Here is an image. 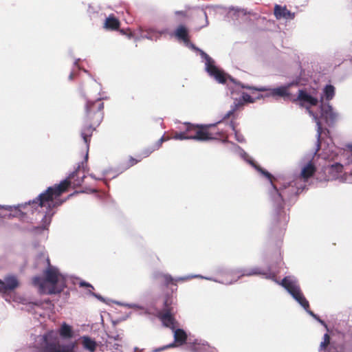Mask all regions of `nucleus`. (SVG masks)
I'll return each instance as SVG.
<instances>
[{
  "label": "nucleus",
  "mask_w": 352,
  "mask_h": 352,
  "mask_svg": "<svg viewBox=\"0 0 352 352\" xmlns=\"http://www.w3.org/2000/svg\"><path fill=\"white\" fill-rule=\"evenodd\" d=\"M115 303L118 305H121V306H124V305H126V303L118 302V301H116Z\"/></svg>",
  "instance_id": "nucleus-50"
},
{
  "label": "nucleus",
  "mask_w": 352,
  "mask_h": 352,
  "mask_svg": "<svg viewBox=\"0 0 352 352\" xmlns=\"http://www.w3.org/2000/svg\"><path fill=\"white\" fill-rule=\"evenodd\" d=\"M320 148V138H317L316 149L315 151L305 155L300 161L301 168L299 175L295 181L283 185L279 190L273 184L272 178L270 182L272 189L270 190V197L274 206V219L280 226H285L289 221V215L283 209V197H290L294 194L302 192L307 186L306 183L316 171L314 158ZM272 177V176L271 177Z\"/></svg>",
  "instance_id": "nucleus-1"
},
{
  "label": "nucleus",
  "mask_w": 352,
  "mask_h": 352,
  "mask_svg": "<svg viewBox=\"0 0 352 352\" xmlns=\"http://www.w3.org/2000/svg\"><path fill=\"white\" fill-rule=\"evenodd\" d=\"M173 300L171 297H166L164 300V307L162 313L159 314V318L163 324L166 327L170 328L174 333V342L163 346L162 347L154 349L152 352H161L165 349L175 347L177 345L183 344L187 339L186 333L182 329H175V318L173 316L174 309L171 307Z\"/></svg>",
  "instance_id": "nucleus-6"
},
{
  "label": "nucleus",
  "mask_w": 352,
  "mask_h": 352,
  "mask_svg": "<svg viewBox=\"0 0 352 352\" xmlns=\"http://www.w3.org/2000/svg\"><path fill=\"white\" fill-rule=\"evenodd\" d=\"M141 39H144L143 38L141 37V34H138V36H136L135 37H134V41L135 42H138V41H140Z\"/></svg>",
  "instance_id": "nucleus-46"
},
{
  "label": "nucleus",
  "mask_w": 352,
  "mask_h": 352,
  "mask_svg": "<svg viewBox=\"0 0 352 352\" xmlns=\"http://www.w3.org/2000/svg\"><path fill=\"white\" fill-rule=\"evenodd\" d=\"M274 14L276 19H284L285 20H292L295 18V12H292L287 9L286 6H281L276 4L274 10Z\"/></svg>",
  "instance_id": "nucleus-16"
},
{
  "label": "nucleus",
  "mask_w": 352,
  "mask_h": 352,
  "mask_svg": "<svg viewBox=\"0 0 352 352\" xmlns=\"http://www.w3.org/2000/svg\"><path fill=\"white\" fill-rule=\"evenodd\" d=\"M330 343V336L328 333H324L323 336V341H322L318 347V351L322 352Z\"/></svg>",
  "instance_id": "nucleus-26"
},
{
  "label": "nucleus",
  "mask_w": 352,
  "mask_h": 352,
  "mask_svg": "<svg viewBox=\"0 0 352 352\" xmlns=\"http://www.w3.org/2000/svg\"><path fill=\"white\" fill-rule=\"evenodd\" d=\"M146 33H151L153 35H157L158 30L153 26L145 27Z\"/></svg>",
  "instance_id": "nucleus-33"
},
{
  "label": "nucleus",
  "mask_w": 352,
  "mask_h": 352,
  "mask_svg": "<svg viewBox=\"0 0 352 352\" xmlns=\"http://www.w3.org/2000/svg\"><path fill=\"white\" fill-rule=\"evenodd\" d=\"M127 36H128V38H134V37H135L133 33H130V34H129L127 35Z\"/></svg>",
  "instance_id": "nucleus-51"
},
{
  "label": "nucleus",
  "mask_w": 352,
  "mask_h": 352,
  "mask_svg": "<svg viewBox=\"0 0 352 352\" xmlns=\"http://www.w3.org/2000/svg\"><path fill=\"white\" fill-rule=\"evenodd\" d=\"M250 14V12L244 8L232 6L227 11V17L236 21L246 19L247 15Z\"/></svg>",
  "instance_id": "nucleus-15"
},
{
  "label": "nucleus",
  "mask_w": 352,
  "mask_h": 352,
  "mask_svg": "<svg viewBox=\"0 0 352 352\" xmlns=\"http://www.w3.org/2000/svg\"><path fill=\"white\" fill-rule=\"evenodd\" d=\"M175 14L184 16L185 12L184 11H176Z\"/></svg>",
  "instance_id": "nucleus-48"
},
{
  "label": "nucleus",
  "mask_w": 352,
  "mask_h": 352,
  "mask_svg": "<svg viewBox=\"0 0 352 352\" xmlns=\"http://www.w3.org/2000/svg\"><path fill=\"white\" fill-rule=\"evenodd\" d=\"M223 142H228V141L227 140H224Z\"/></svg>",
  "instance_id": "nucleus-56"
},
{
  "label": "nucleus",
  "mask_w": 352,
  "mask_h": 352,
  "mask_svg": "<svg viewBox=\"0 0 352 352\" xmlns=\"http://www.w3.org/2000/svg\"><path fill=\"white\" fill-rule=\"evenodd\" d=\"M79 168L80 166H78L75 171L72 173L67 178L60 182L59 184H56L54 186L48 187L45 192L41 193L36 199L32 201L30 200L28 202H25L23 204H19L14 206L0 205V208L10 212H12L14 210H17V212L19 214H24L25 212L23 211V210L30 207L32 204L34 206L37 205L38 207H43L47 206L49 208H50L52 206H55V204L53 203V196L58 197L66 190L67 187L71 184L69 179L74 177Z\"/></svg>",
  "instance_id": "nucleus-4"
},
{
  "label": "nucleus",
  "mask_w": 352,
  "mask_h": 352,
  "mask_svg": "<svg viewBox=\"0 0 352 352\" xmlns=\"http://www.w3.org/2000/svg\"><path fill=\"white\" fill-rule=\"evenodd\" d=\"M19 286L17 278L14 275L5 276L4 280L0 279V293L5 294L12 291Z\"/></svg>",
  "instance_id": "nucleus-14"
},
{
  "label": "nucleus",
  "mask_w": 352,
  "mask_h": 352,
  "mask_svg": "<svg viewBox=\"0 0 352 352\" xmlns=\"http://www.w3.org/2000/svg\"><path fill=\"white\" fill-rule=\"evenodd\" d=\"M230 79V81H232L233 83L236 85H240L243 89H247L249 90H255L258 91H269V94L267 95V96H272V97H282L283 98H289L290 96V93L289 91V89L294 85H297L298 82L297 81H292L291 82L287 83L283 86L278 87L276 88H269L267 87H252L249 85H244L243 84H241L240 82H238L234 79L232 77H231L229 75L226 74V80Z\"/></svg>",
  "instance_id": "nucleus-10"
},
{
  "label": "nucleus",
  "mask_w": 352,
  "mask_h": 352,
  "mask_svg": "<svg viewBox=\"0 0 352 352\" xmlns=\"http://www.w3.org/2000/svg\"><path fill=\"white\" fill-rule=\"evenodd\" d=\"M320 116L318 117L320 122H321L322 120L329 126L333 124L338 118V113L334 111L329 103L320 104Z\"/></svg>",
  "instance_id": "nucleus-13"
},
{
  "label": "nucleus",
  "mask_w": 352,
  "mask_h": 352,
  "mask_svg": "<svg viewBox=\"0 0 352 352\" xmlns=\"http://www.w3.org/2000/svg\"><path fill=\"white\" fill-rule=\"evenodd\" d=\"M294 102L298 101L299 105L306 109L307 113L312 118L313 120L316 124V138L319 140L322 134V123H320L318 116L314 113L311 109L313 106H316L318 102V98L312 96L305 89H299L298 94L296 98L292 100Z\"/></svg>",
  "instance_id": "nucleus-8"
},
{
  "label": "nucleus",
  "mask_w": 352,
  "mask_h": 352,
  "mask_svg": "<svg viewBox=\"0 0 352 352\" xmlns=\"http://www.w3.org/2000/svg\"><path fill=\"white\" fill-rule=\"evenodd\" d=\"M39 258H43L47 264L43 271L44 278L35 276L32 278V284L38 288L42 294H57L61 292L66 287L67 276L61 274L59 270L50 265V259L45 253H41Z\"/></svg>",
  "instance_id": "nucleus-3"
},
{
  "label": "nucleus",
  "mask_w": 352,
  "mask_h": 352,
  "mask_svg": "<svg viewBox=\"0 0 352 352\" xmlns=\"http://www.w3.org/2000/svg\"><path fill=\"white\" fill-rule=\"evenodd\" d=\"M73 78H74V73H73V72H72V73L69 74V80H72V79H73Z\"/></svg>",
  "instance_id": "nucleus-52"
},
{
  "label": "nucleus",
  "mask_w": 352,
  "mask_h": 352,
  "mask_svg": "<svg viewBox=\"0 0 352 352\" xmlns=\"http://www.w3.org/2000/svg\"><path fill=\"white\" fill-rule=\"evenodd\" d=\"M331 169L332 172L340 173L342 171L343 166L342 164L336 163L331 166Z\"/></svg>",
  "instance_id": "nucleus-31"
},
{
  "label": "nucleus",
  "mask_w": 352,
  "mask_h": 352,
  "mask_svg": "<svg viewBox=\"0 0 352 352\" xmlns=\"http://www.w3.org/2000/svg\"><path fill=\"white\" fill-rule=\"evenodd\" d=\"M309 307L307 308H303L307 314L314 317V318H317V315H316L313 311H311L309 309Z\"/></svg>",
  "instance_id": "nucleus-42"
},
{
  "label": "nucleus",
  "mask_w": 352,
  "mask_h": 352,
  "mask_svg": "<svg viewBox=\"0 0 352 352\" xmlns=\"http://www.w3.org/2000/svg\"><path fill=\"white\" fill-rule=\"evenodd\" d=\"M43 221V228L47 229V226L50 225L51 222V217H47L46 215L42 219Z\"/></svg>",
  "instance_id": "nucleus-34"
},
{
  "label": "nucleus",
  "mask_w": 352,
  "mask_h": 352,
  "mask_svg": "<svg viewBox=\"0 0 352 352\" xmlns=\"http://www.w3.org/2000/svg\"><path fill=\"white\" fill-rule=\"evenodd\" d=\"M120 25L119 20L113 14H110L104 20L103 28L107 30L113 31L118 30Z\"/></svg>",
  "instance_id": "nucleus-21"
},
{
  "label": "nucleus",
  "mask_w": 352,
  "mask_h": 352,
  "mask_svg": "<svg viewBox=\"0 0 352 352\" xmlns=\"http://www.w3.org/2000/svg\"><path fill=\"white\" fill-rule=\"evenodd\" d=\"M241 97H242L243 100L245 102L253 103L254 102V99L253 98H252V96L250 94H248V93L243 92L242 94Z\"/></svg>",
  "instance_id": "nucleus-32"
},
{
  "label": "nucleus",
  "mask_w": 352,
  "mask_h": 352,
  "mask_svg": "<svg viewBox=\"0 0 352 352\" xmlns=\"http://www.w3.org/2000/svg\"><path fill=\"white\" fill-rule=\"evenodd\" d=\"M167 140H168V138H165L164 136L161 137L156 142V144L153 146L154 149H158L161 146L162 144L164 141H166Z\"/></svg>",
  "instance_id": "nucleus-36"
},
{
  "label": "nucleus",
  "mask_w": 352,
  "mask_h": 352,
  "mask_svg": "<svg viewBox=\"0 0 352 352\" xmlns=\"http://www.w3.org/2000/svg\"><path fill=\"white\" fill-rule=\"evenodd\" d=\"M155 150V149H154V148H153L151 150L144 151L142 154H143L144 157H148Z\"/></svg>",
  "instance_id": "nucleus-44"
},
{
  "label": "nucleus",
  "mask_w": 352,
  "mask_h": 352,
  "mask_svg": "<svg viewBox=\"0 0 352 352\" xmlns=\"http://www.w3.org/2000/svg\"><path fill=\"white\" fill-rule=\"evenodd\" d=\"M89 294L91 296H93L96 297V298H98V300H100V301L104 302V298L100 294H96V293H94L91 292H89Z\"/></svg>",
  "instance_id": "nucleus-39"
},
{
  "label": "nucleus",
  "mask_w": 352,
  "mask_h": 352,
  "mask_svg": "<svg viewBox=\"0 0 352 352\" xmlns=\"http://www.w3.org/2000/svg\"><path fill=\"white\" fill-rule=\"evenodd\" d=\"M82 340L83 347L85 349L88 350L89 352H94L96 351L97 344L94 340L88 336H83L82 337Z\"/></svg>",
  "instance_id": "nucleus-22"
},
{
  "label": "nucleus",
  "mask_w": 352,
  "mask_h": 352,
  "mask_svg": "<svg viewBox=\"0 0 352 352\" xmlns=\"http://www.w3.org/2000/svg\"><path fill=\"white\" fill-rule=\"evenodd\" d=\"M141 37L155 42L160 40L159 35H153L151 33H146V34L141 35Z\"/></svg>",
  "instance_id": "nucleus-29"
},
{
  "label": "nucleus",
  "mask_w": 352,
  "mask_h": 352,
  "mask_svg": "<svg viewBox=\"0 0 352 352\" xmlns=\"http://www.w3.org/2000/svg\"><path fill=\"white\" fill-rule=\"evenodd\" d=\"M167 32H168V29L167 28H164V29H162V30H158L157 35H159L160 38L161 36L166 34Z\"/></svg>",
  "instance_id": "nucleus-40"
},
{
  "label": "nucleus",
  "mask_w": 352,
  "mask_h": 352,
  "mask_svg": "<svg viewBox=\"0 0 352 352\" xmlns=\"http://www.w3.org/2000/svg\"><path fill=\"white\" fill-rule=\"evenodd\" d=\"M87 159H88V153H87V154L85 155V161H87Z\"/></svg>",
  "instance_id": "nucleus-53"
},
{
  "label": "nucleus",
  "mask_w": 352,
  "mask_h": 352,
  "mask_svg": "<svg viewBox=\"0 0 352 352\" xmlns=\"http://www.w3.org/2000/svg\"><path fill=\"white\" fill-rule=\"evenodd\" d=\"M138 349L137 347L135 348V351H138Z\"/></svg>",
  "instance_id": "nucleus-57"
},
{
  "label": "nucleus",
  "mask_w": 352,
  "mask_h": 352,
  "mask_svg": "<svg viewBox=\"0 0 352 352\" xmlns=\"http://www.w3.org/2000/svg\"><path fill=\"white\" fill-rule=\"evenodd\" d=\"M178 41H182L184 44L189 49L197 52L201 58V62L204 63L205 70L208 75L213 78L219 83L224 84L226 82V74L219 69L214 60L202 50L196 47L189 40L188 30L184 25H179L171 34Z\"/></svg>",
  "instance_id": "nucleus-5"
},
{
  "label": "nucleus",
  "mask_w": 352,
  "mask_h": 352,
  "mask_svg": "<svg viewBox=\"0 0 352 352\" xmlns=\"http://www.w3.org/2000/svg\"><path fill=\"white\" fill-rule=\"evenodd\" d=\"M173 139L183 140H191V138H190V135H186L185 133H176L173 136Z\"/></svg>",
  "instance_id": "nucleus-30"
},
{
  "label": "nucleus",
  "mask_w": 352,
  "mask_h": 352,
  "mask_svg": "<svg viewBox=\"0 0 352 352\" xmlns=\"http://www.w3.org/2000/svg\"><path fill=\"white\" fill-rule=\"evenodd\" d=\"M214 125H216V124L201 126L200 129H196L194 135H190L191 140L201 142L212 140L213 138L212 137L211 134L204 130V128H208Z\"/></svg>",
  "instance_id": "nucleus-17"
},
{
  "label": "nucleus",
  "mask_w": 352,
  "mask_h": 352,
  "mask_svg": "<svg viewBox=\"0 0 352 352\" xmlns=\"http://www.w3.org/2000/svg\"><path fill=\"white\" fill-rule=\"evenodd\" d=\"M281 285L292 296V298L302 307H309L308 300L303 295L297 278L293 276H285L277 283Z\"/></svg>",
  "instance_id": "nucleus-9"
},
{
  "label": "nucleus",
  "mask_w": 352,
  "mask_h": 352,
  "mask_svg": "<svg viewBox=\"0 0 352 352\" xmlns=\"http://www.w3.org/2000/svg\"><path fill=\"white\" fill-rule=\"evenodd\" d=\"M89 175H90V177H91V178H93V179H99V180L102 179V177H101V178H96L94 174H90Z\"/></svg>",
  "instance_id": "nucleus-49"
},
{
  "label": "nucleus",
  "mask_w": 352,
  "mask_h": 352,
  "mask_svg": "<svg viewBox=\"0 0 352 352\" xmlns=\"http://www.w3.org/2000/svg\"><path fill=\"white\" fill-rule=\"evenodd\" d=\"M124 307H126L128 308L138 309H142V310L144 309V307L143 306H141L138 304H135V303H126V305H124Z\"/></svg>",
  "instance_id": "nucleus-35"
},
{
  "label": "nucleus",
  "mask_w": 352,
  "mask_h": 352,
  "mask_svg": "<svg viewBox=\"0 0 352 352\" xmlns=\"http://www.w3.org/2000/svg\"><path fill=\"white\" fill-rule=\"evenodd\" d=\"M236 280H234V281H230L228 284H232V283H234V282H236Z\"/></svg>",
  "instance_id": "nucleus-55"
},
{
  "label": "nucleus",
  "mask_w": 352,
  "mask_h": 352,
  "mask_svg": "<svg viewBox=\"0 0 352 352\" xmlns=\"http://www.w3.org/2000/svg\"><path fill=\"white\" fill-rule=\"evenodd\" d=\"M100 10V8L99 6H98L96 4L91 3V4H89L87 12L89 15V16L91 19H96L98 17Z\"/></svg>",
  "instance_id": "nucleus-24"
},
{
  "label": "nucleus",
  "mask_w": 352,
  "mask_h": 352,
  "mask_svg": "<svg viewBox=\"0 0 352 352\" xmlns=\"http://www.w3.org/2000/svg\"><path fill=\"white\" fill-rule=\"evenodd\" d=\"M79 285H80V287H91L92 289L94 288L93 286L91 284H89V283L85 282V281H81L79 283Z\"/></svg>",
  "instance_id": "nucleus-43"
},
{
  "label": "nucleus",
  "mask_w": 352,
  "mask_h": 352,
  "mask_svg": "<svg viewBox=\"0 0 352 352\" xmlns=\"http://www.w3.org/2000/svg\"><path fill=\"white\" fill-rule=\"evenodd\" d=\"M230 125L232 126V129L233 130V131L234 132V136H235V139L236 141H238L239 142H245V138L243 137V135L241 133H239L236 129H235V126H234V124L232 122H230Z\"/></svg>",
  "instance_id": "nucleus-28"
},
{
  "label": "nucleus",
  "mask_w": 352,
  "mask_h": 352,
  "mask_svg": "<svg viewBox=\"0 0 352 352\" xmlns=\"http://www.w3.org/2000/svg\"><path fill=\"white\" fill-rule=\"evenodd\" d=\"M144 29H145V28H143V27H142V26H139V27L136 29L135 32H136V33H137L138 34L144 35V34H143V32H145Z\"/></svg>",
  "instance_id": "nucleus-41"
},
{
  "label": "nucleus",
  "mask_w": 352,
  "mask_h": 352,
  "mask_svg": "<svg viewBox=\"0 0 352 352\" xmlns=\"http://www.w3.org/2000/svg\"><path fill=\"white\" fill-rule=\"evenodd\" d=\"M241 105L240 102H234L232 105H231L230 109L223 116V119H227L230 118L234 112L239 108Z\"/></svg>",
  "instance_id": "nucleus-27"
},
{
  "label": "nucleus",
  "mask_w": 352,
  "mask_h": 352,
  "mask_svg": "<svg viewBox=\"0 0 352 352\" xmlns=\"http://www.w3.org/2000/svg\"><path fill=\"white\" fill-rule=\"evenodd\" d=\"M320 324H322V325H324L325 327H327V325L326 324L324 323V322L323 320H322L321 319H320L318 316L317 318H316Z\"/></svg>",
  "instance_id": "nucleus-47"
},
{
  "label": "nucleus",
  "mask_w": 352,
  "mask_h": 352,
  "mask_svg": "<svg viewBox=\"0 0 352 352\" xmlns=\"http://www.w3.org/2000/svg\"><path fill=\"white\" fill-rule=\"evenodd\" d=\"M139 162V160L132 157H130V159L129 160V162L127 163V164L125 166V169H127L129 168H130L131 166L135 165V164H137L138 162Z\"/></svg>",
  "instance_id": "nucleus-37"
},
{
  "label": "nucleus",
  "mask_w": 352,
  "mask_h": 352,
  "mask_svg": "<svg viewBox=\"0 0 352 352\" xmlns=\"http://www.w3.org/2000/svg\"><path fill=\"white\" fill-rule=\"evenodd\" d=\"M103 108L104 104L101 102V98H98L95 101L87 100L85 106L86 114L87 120L90 124L82 129L80 135L86 144L87 150L89 148V138L91 136L96 126H98L103 119Z\"/></svg>",
  "instance_id": "nucleus-7"
},
{
  "label": "nucleus",
  "mask_w": 352,
  "mask_h": 352,
  "mask_svg": "<svg viewBox=\"0 0 352 352\" xmlns=\"http://www.w3.org/2000/svg\"><path fill=\"white\" fill-rule=\"evenodd\" d=\"M324 352H329V351H324Z\"/></svg>",
  "instance_id": "nucleus-58"
},
{
  "label": "nucleus",
  "mask_w": 352,
  "mask_h": 352,
  "mask_svg": "<svg viewBox=\"0 0 352 352\" xmlns=\"http://www.w3.org/2000/svg\"><path fill=\"white\" fill-rule=\"evenodd\" d=\"M30 305L31 306V307L34 305L35 306H41V302L40 301H36V302H31L30 303Z\"/></svg>",
  "instance_id": "nucleus-45"
},
{
  "label": "nucleus",
  "mask_w": 352,
  "mask_h": 352,
  "mask_svg": "<svg viewBox=\"0 0 352 352\" xmlns=\"http://www.w3.org/2000/svg\"><path fill=\"white\" fill-rule=\"evenodd\" d=\"M39 208L40 207H38L37 205L34 206L32 204L30 207L25 208V210H23V211L25 212L24 214H20L17 212V210H14L12 211V212H14L13 213L9 214L8 218H12V217L23 218L28 214V212H30L31 213H34V210H36Z\"/></svg>",
  "instance_id": "nucleus-23"
},
{
  "label": "nucleus",
  "mask_w": 352,
  "mask_h": 352,
  "mask_svg": "<svg viewBox=\"0 0 352 352\" xmlns=\"http://www.w3.org/2000/svg\"><path fill=\"white\" fill-rule=\"evenodd\" d=\"M234 274L238 275V278L243 276H263L266 279H270L278 283V281L276 278V276L271 272L270 267L264 270L258 266L245 268H237L232 272Z\"/></svg>",
  "instance_id": "nucleus-11"
},
{
  "label": "nucleus",
  "mask_w": 352,
  "mask_h": 352,
  "mask_svg": "<svg viewBox=\"0 0 352 352\" xmlns=\"http://www.w3.org/2000/svg\"><path fill=\"white\" fill-rule=\"evenodd\" d=\"M231 148L230 149L235 153L238 154L243 160L250 164L252 167H254L256 170L261 173L263 175L267 177L268 179H270L272 175L267 172V170L263 169L259 166L256 165L254 161L252 159V157L239 146L237 144L231 142Z\"/></svg>",
  "instance_id": "nucleus-12"
},
{
  "label": "nucleus",
  "mask_w": 352,
  "mask_h": 352,
  "mask_svg": "<svg viewBox=\"0 0 352 352\" xmlns=\"http://www.w3.org/2000/svg\"><path fill=\"white\" fill-rule=\"evenodd\" d=\"M335 87L332 85H326L322 89V93L320 97V104H327L329 101L332 100L335 96Z\"/></svg>",
  "instance_id": "nucleus-18"
},
{
  "label": "nucleus",
  "mask_w": 352,
  "mask_h": 352,
  "mask_svg": "<svg viewBox=\"0 0 352 352\" xmlns=\"http://www.w3.org/2000/svg\"><path fill=\"white\" fill-rule=\"evenodd\" d=\"M78 60H79V59L76 60L74 62V65H77V64H78Z\"/></svg>",
  "instance_id": "nucleus-54"
},
{
  "label": "nucleus",
  "mask_w": 352,
  "mask_h": 352,
  "mask_svg": "<svg viewBox=\"0 0 352 352\" xmlns=\"http://www.w3.org/2000/svg\"><path fill=\"white\" fill-rule=\"evenodd\" d=\"M219 8H220L219 6H207L206 7H201L200 8V10L204 14V17H205V23L201 26L202 28L206 27L208 25V14H207L206 10H208L209 12H210L212 10H215L216 9H217Z\"/></svg>",
  "instance_id": "nucleus-25"
},
{
  "label": "nucleus",
  "mask_w": 352,
  "mask_h": 352,
  "mask_svg": "<svg viewBox=\"0 0 352 352\" xmlns=\"http://www.w3.org/2000/svg\"><path fill=\"white\" fill-rule=\"evenodd\" d=\"M163 277H164V280L166 285L172 283L173 281H184V280H188V279H190L192 278H203V279L212 280L214 282H219L216 279H214L211 277L203 276L199 274H195V275H190V276H181V277H177L175 278H173L169 274H164V275H163Z\"/></svg>",
  "instance_id": "nucleus-19"
},
{
  "label": "nucleus",
  "mask_w": 352,
  "mask_h": 352,
  "mask_svg": "<svg viewBox=\"0 0 352 352\" xmlns=\"http://www.w3.org/2000/svg\"><path fill=\"white\" fill-rule=\"evenodd\" d=\"M192 352H217L216 349L210 346L207 342L196 340L190 345Z\"/></svg>",
  "instance_id": "nucleus-20"
},
{
  "label": "nucleus",
  "mask_w": 352,
  "mask_h": 352,
  "mask_svg": "<svg viewBox=\"0 0 352 352\" xmlns=\"http://www.w3.org/2000/svg\"><path fill=\"white\" fill-rule=\"evenodd\" d=\"M64 338L72 337V330L69 325L63 323L59 333L55 331H50L43 335L36 336L34 342V347L38 352H75L76 343L71 342L64 344L61 342L60 336Z\"/></svg>",
  "instance_id": "nucleus-2"
},
{
  "label": "nucleus",
  "mask_w": 352,
  "mask_h": 352,
  "mask_svg": "<svg viewBox=\"0 0 352 352\" xmlns=\"http://www.w3.org/2000/svg\"><path fill=\"white\" fill-rule=\"evenodd\" d=\"M85 177V175H83L81 178H78L74 181V186H80L82 182H84V179Z\"/></svg>",
  "instance_id": "nucleus-38"
}]
</instances>
